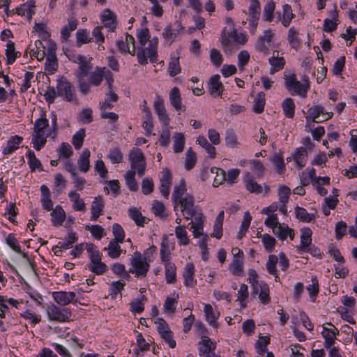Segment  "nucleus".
<instances>
[{
    "instance_id": "7",
    "label": "nucleus",
    "mask_w": 357,
    "mask_h": 357,
    "mask_svg": "<svg viewBox=\"0 0 357 357\" xmlns=\"http://www.w3.org/2000/svg\"><path fill=\"white\" fill-rule=\"evenodd\" d=\"M128 160L130 162V170H135L139 176L144 174L146 162L145 156L139 148H133L128 154Z\"/></svg>"
},
{
    "instance_id": "31",
    "label": "nucleus",
    "mask_w": 357,
    "mask_h": 357,
    "mask_svg": "<svg viewBox=\"0 0 357 357\" xmlns=\"http://www.w3.org/2000/svg\"><path fill=\"white\" fill-rule=\"evenodd\" d=\"M52 222L54 227L63 225L66 219V213L61 206H56L51 213Z\"/></svg>"
},
{
    "instance_id": "19",
    "label": "nucleus",
    "mask_w": 357,
    "mask_h": 357,
    "mask_svg": "<svg viewBox=\"0 0 357 357\" xmlns=\"http://www.w3.org/2000/svg\"><path fill=\"white\" fill-rule=\"evenodd\" d=\"M170 105L178 112H184L186 107L182 102L180 91L178 87H174L169 92Z\"/></svg>"
},
{
    "instance_id": "60",
    "label": "nucleus",
    "mask_w": 357,
    "mask_h": 357,
    "mask_svg": "<svg viewBox=\"0 0 357 357\" xmlns=\"http://www.w3.org/2000/svg\"><path fill=\"white\" fill-rule=\"evenodd\" d=\"M26 157L29 159V165L32 171L36 169L42 170V165L40 161L36 158L35 153L32 151H29L26 153Z\"/></svg>"
},
{
    "instance_id": "48",
    "label": "nucleus",
    "mask_w": 357,
    "mask_h": 357,
    "mask_svg": "<svg viewBox=\"0 0 357 357\" xmlns=\"http://www.w3.org/2000/svg\"><path fill=\"white\" fill-rule=\"evenodd\" d=\"M278 263V257L274 255H271L268 257V261L266 262V267L268 272L273 275L275 278V280H279V277L277 275L276 265Z\"/></svg>"
},
{
    "instance_id": "37",
    "label": "nucleus",
    "mask_w": 357,
    "mask_h": 357,
    "mask_svg": "<svg viewBox=\"0 0 357 357\" xmlns=\"http://www.w3.org/2000/svg\"><path fill=\"white\" fill-rule=\"evenodd\" d=\"M58 68V62L56 55L52 50L47 54L45 70L48 72L49 74H54Z\"/></svg>"
},
{
    "instance_id": "13",
    "label": "nucleus",
    "mask_w": 357,
    "mask_h": 357,
    "mask_svg": "<svg viewBox=\"0 0 357 357\" xmlns=\"http://www.w3.org/2000/svg\"><path fill=\"white\" fill-rule=\"evenodd\" d=\"M153 107L160 123L163 126H167L170 123L171 119L165 108L164 99L158 96L156 100L154 101Z\"/></svg>"
},
{
    "instance_id": "45",
    "label": "nucleus",
    "mask_w": 357,
    "mask_h": 357,
    "mask_svg": "<svg viewBox=\"0 0 357 357\" xmlns=\"http://www.w3.org/2000/svg\"><path fill=\"white\" fill-rule=\"evenodd\" d=\"M175 235L181 245H187L190 243V239L188 236V232L185 226L178 225L175 228Z\"/></svg>"
},
{
    "instance_id": "11",
    "label": "nucleus",
    "mask_w": 357,
    "mask_h": 357,
    "mask_svg": "<svg viewBox=\"0 0 357 357\" xmlns=\"http://www.w3.org/2000/svg\"><path fill=\"white\" fill-rule=\"evenodd\" d=\"M56 91L59 96L63 97L68 102L75 100L72 84L65 77H61L57 80Z\"/></svg>"
},
{
    "instance_id": "40",
    "label": "nucleus",
    "mask_w": 357,
    "mask_h": 357,
    "mask_svg": "<svg viewBox=\"0 0 357 357\" xmlns=\"http://www.w3.org/2000/svg\"><path fill=\"white\" fill-rule=\"evenodd\" d=\"M93 40L90 32L85 29H79L76 33V44L80 47L83 44L89 43Z\"/></svg>"
},
{
    "instance_id": "55",
    "label": "nucleus",
    "mask_w": 357,
    "mask_h": 357,
    "mask_svg": "<svg viewBox=\"0 0 357 357\" xmlns=\"http://www.w3.org/2000/svg\"><path fill=\"white\" fill-rule=\"evenodd\" d=\"M130 218L135 221L137 225L144 226L145 218L137 208H132L128 211Z\"/></svg>"
},
{
    "instance_id": "6",
    "label": "nucleus",
    "mask_w": 357,
    "mask_h": 357,
    "mask_svg": "<svg viewBox=\"0 0 357 357\" xmlns=\"http://www.w3.org/2000/svg\"><path fill=\"white\" fill-rule=\"evenodd\" d=\"M46 311L49 320L52 321L65 323L72 321V310L69 307L51 304Z\"/></svg>"
},
{
    "instance_id": "10",
    "label": "nucleus",
    "mask_w": 357,
    "mask_h": 357,
    "mask_svg": "<svg viewBox=\"0 0 357 357\" xmlns=\"http://www.w3.org/2000/svg\"><path fill=\"white\" fill-rule=\"evenodd\" d=\"M333 116V112H325L324 107L321 105H314L307 110V121L320 123L331 119Z\"/></svg>"
},
{
    "instance_id": "22",
    "label": "nucleus",
    "mask_w": 357,
    "mask_h": 357,
    "mask_svg": "<svg viewBox=\"0 0 357 357\" xmlns=\"http://www.w3.org/2000/svg\"><path fill=\"white\" fill-rule=\"evenodd\" d=\"M204 312L208 323L213 328H218V324L216 321L220 317L219 311L214 309L211 305L206 304L204 305Z\"/></svg>"
},
{
    "instance_id": "51",
    "label": "nucleus",
    "mask_w": 357,
    "mask_h": 357,
    "mask_svg": "<svg viewBox=\"0 0 357 357\" xmlns=\"http://www.w3.org/2000/svg\"><path fill=\"white\" fill-rule=\"evenodd\" d=\"M269 63L272 67L271 73H273L274 72L279 71L283 68L285 64V61L283 57H278V55L275 56L273 54V56L269 59Z\"/></svg>"
},
{
    "instance_id": "20",
    "label": "nucleus",
    "mask_w": 357,
    "mask_h": 357,
    "mask_svg": "<svg viewBox=\"0 0 357 357\" xmlns=\"http://www.w3.org/2000/svg\"><path fill=\"white\" fill-rule=\"evenodd\" d=\"M312 231L310 228L301 229V245L297 247L300 252H307L310 250V246L312 243Z\"/></svg>"
},
{
    "instance_id": "35",
    "label": "nucleus",
    "mask_w": 357,
    "mask_h": 357,
    "mask_svg": "<svg viewBox=\"0 0 357 357\" xmlns=\"http://www.w3.org/2000/svg\"><path fill=\"white\" fill-rule=\"evenodd\" d=\"M317 178L314 168H307L300 176L301 184L302 186H307Z\"/></svg>"
},
{
    "instance_id": "57",
    "label": "nucleus",
    "mask_w": 357,
    "mask_h": 357,
    "mask_svg": "<svg viewBox=\"0 0 357 357\" xmlns=\"http://www.w3.org/2000/svg\"><path fill=\"white\" fill-rule=\"evenodd\" d=\"M135 170H129L125 176L126 184L131 191H136L138 189V184L135 178Z\"/></svg>"
},
{
    "instance_id": "36",
    "label": "nucleus",
    "mask_w": 357,
    "mask_h": 357,
    "mask_svg": "<svg viewBox=\"0 0 357 357\" xmlns=\"http://www.w3.org/2000/svg\"><path fill=\"white\" fill-rule=\"evenodd\" d=\"M6 56L8 64L13 63L17 57L20 56V52L15 50V43L11 40H8L7 43Z\"/></svg>"
},
{
    "instance_id": "56",
    "label": "nucleus",
    "mask_w": 357,
    "mask_h": 357,
    "mask_svg": "<svg viewBox=\"0 0 357 357\" xmlns=\"http://www.w3.org/2000/svg\"><path fill=\"white\" fill-rule=\"evenodd\" d=\"M294 17V15L291 7L289 4H284L283 6V17L282 20L283 26L285 27L289 26Z\"/></svg>"
},
{
    "instance_id": "2",
    "label": "nucleus",
    "mask_w": 357,
    "mask_h": 357,
    "mask_svg": "<svg viewBox=\"0 0 357 357\" xmlns=\"http://www.w3.org/2000/svg\"><path fill=\"white\" fill-rule=\"evenodd\" d=\"M34 132L32 135L31 142L36 151H40L46 144L47 138L53 136V132L50 128L49 121L43 114L34 123Z\"/></svg>"
},
{
    "instance_id": "27",
    "label": "nucleus",
    "mask_w": 357,
    "mask_h": 357,
    "mask_svg": "<svg viewBox=\"0 0 357 357\" xmlns=\"http://www.w3.org/2000/svg\"><path fill=\"white\" fill-rule=\"evenodd\" d=\"M23 138L18 135L11 137L7 142L6 146L3 149V155H10L19 149Z\"/></svg>"
},
{
    "instance_id": "32",
    "label": "nucleus",
    "mask_w": 357,
    "mask_h": 357,
    "mask_svg": "<svg viewBox=\"0 0 357 357\" xmlns=\"http://www.w3.org/2000/svg\"><path fill=\"white\" fill-rule=\"evenodd\" d=\"M90 151L86 149L82 151V154L80 155L77 160L79 169L84 173L87 172L90 169Z\"/></svg>"
},
{
    "instance_id": "25",
    "label": "nucleus",
    "mask_w": 357,
    "mask_h": 357,
    "mask_svg": "<svg viewBox=\"0 0 357 357\" xmlns=\"http://www.w3.org/2000/svg\"><path fill=\"white\" fill-rule=\"evenodd\" d=\"M172 183V175L168 170L162 172V176L160 178V192L162 196L167 197L169 195V188Z\"/></svg>"
},
{
    "instance_id": "43",
    "label": "nucleus",
    "mask_w": 357,
    "mask_h": 357,
    "mask_svg": "<svg viewBox=\"0 0 357 357\" xmlns=\"http://www.w3.org/2000/svg\"><path fill=\"white\" fill-rule=\"evenodd\" d=\"M275 3L273 0L267 1L264 8L263 19L264 21L271 22L274 18Z\"/></svg>"
},
{
    "instance_id": "1",
    "label": "nucleus",
    "mask_w": 357,
    "mask_h": 357,
    "mask_svg": "<svg viewBox=\"0 0 357 357\" xmlns=\"http://www.w3.org/2000/svg\"><path fill=\"white\" fill-rule=\"evenodd\" d=\"M172 199L174 204V211L180 208L181 211L185 215V218L189 219V216L194 215L195 199L192 195L186 193V185L183 179L180 181L179 185L174 187L172 193Z\"/></svg>"
},
{
    "instance_id": "5",
    "label": "nucleus",
    "mask_w": 357,
    "mask_h": 357,
    "mask_svg": "<svg viewBox=\"0 0 357 357\" xmlns=\"http://www.w3.org/2000/svg\"><path fill=\"white\" fill-rule=\"evenodd\" d=\"M158 39L155 37L149 40L148 47H139L137 54V59L141 65H146L148 59L150 61L155 63L158 57Z\"/></svg>"
},
{
    "instance_id": "41",
    "label": "nucleus",
    "mask_w": 357,
    "mask_h": 357,
    "mask_svg": "<svg viewBox=\"0 0 357 357\" xmlns=\"http://www.w3.org/2000/svg\"><path fill=\"white\" fill-rule=\"evenodd\" d=\"M165 280L167 284H174L176 280V267L174 263L165 264Z\"/></svg>"
},
{
    "instance_id": "28",
    "label": "nucleus",
    "mask_w": 357,
    "mask_h": 357,
    "mask_svg": "<svg viewBox=\"0 0 357 357\" xmlns=\"http://www.w3.org/2000/svg\"><path fill=\"white\" fill-rule=\"evenodd\" d=\"M175 28L172 29L171 26H166L164 29L162 36L163 37L168 40H174L176 38L177 35L181 33V31L183 29V27L181 23L178 21H176L174 24Z\"/></svg>"
},
{
    "instance_id": "26",
    "label": "nucleus",
    "mask_w": 357,
    "mask_h": 357,
    "mask_svg": "<svg viewBox=\"0 0 357 357\" xmlns=\"http://www.w3.org/2000/svg\"><path fill=\"white\" fill-rule=\"evenodd\" d=\"M34 7L31 2H26L16 8V13L20 16L26 17L27 21L30 22L35 13Z\"/></svg>"
},
{
    "instance_id": "38",
    "label": "nucleus",
    "mask_w": 357,
    "mask_h": 357,
    "mask_svg": "<svg viewBox=\"0 0 357 357\" xmlns=\"http://www.w3.org/2000/svg\"><path fill=\"white\" fill-rule=\"evenodd\" d=\"M280 240L284 241L287 236L293 240L294 238V231L288 227L287 225H281L276 230L273 232Z\"/></svg>"
},
{
    "instance_id": "49",
    "label": "nucleus",
    "mask_w": 357,
    "mask_h": 357,
    "mask_svg": "<svg viewBox=\"0 0 357 357\" xmlns=\"http://www.w3.org/2000/svg\"><path fill=\"white\" fill-rule=\"evenodd\" d=\"M174 146L173 149L175 153L183 151L185 145L184 135L181 132H176L173 136Z\"/></svg>"
},
{
    "instance_id": "15",
    "label": "nucleus",
    "mask_w": 357,
    "mask_h": 357,
    "mask_svg": "<svg viewBox=\"0 0 357 357\" xmlns=\"http://www.w3.org/2000/svg\"><path fill=\"white\" fill-rule=\"evenodd\" d=\"M273 35L274 33H272L271 29L265 30L264 35L260 36L256 42V49L263 52L264 54L268 55Z\"/></svg>"
},
{
    "instance_id": "18",
    "label": "nucleus",
    "mask_w": 357,
    "mask_h": 357,
    "mask_svg": "<svg viewBox=\"0 0 357 357\" xmlns=\"http://www.w3.org/2000/svg\"><path fill=\"white\" fill-rule=\"evenodd\" d=\"M76 294L72 291H55L52 294V297L56 303L60 305H67L75 301Z\"/></svg>"
},
{
    "instance_id": "64",
    "label": "nucleus",
    "mask_w": 357,
    "mask_h": 357,
    "mask_svg": "<svg viewBox=\"0 0 357 357\" xmlns=\"http://www.w3.org/2000/svg\"><path fill=\"white\" fill-rule=\"evenodd\" d=\"M197 162L195 153L190 148L186 152V158L185 162V167L187 170L192 169Z\"/></svg>"
},
{
    "instance_id": "61",
    "label": "nucleus",
    "mask_w": 357,
    "mask_h": 357,
    "mask_svg": "<svg viewBox=\"0 0 357 357\" xmlns=\"http://www.w3.org/2000/svg\"><path fill=\"white\" fill-rule=\"evenodd\" d=\"M181 68L179 63L178 57H172L169 63L168 71L171 77H174L180 73Z\"/></svg>"
},
{
    "instance_id": "4",
    "label": "nucleus",
    "mask_w": 357,
    "mask_h": 357,
    "mask_svg": "<svg viewBox=\"0 0 357 357\" xmlns=\"http://www.w3.org/2000/svg\"><path fill=\"white\" fill-rule=\"evenodd\" d=\"M285 87L292 95L300 96L302 98L307 96V91L310 89L308 77H305L303 83L298 81L295 74L285 75Z\"/></svg>"
},
{
    "instance_id": "3",
    "label": "nucleus",
    "mask_w": 357,
    "mask_h": 357,
    "mask_svg": "<svg viewBox=\"0 0 357 357\" xmlns=\"http://www.w3.org/2000/svg\"><path fill=\"white\" fill-rule=\"evenodd\" d=\"M85 248L90 259L87 265L89 270L98 275H103L107 271V266L102 261V255L100 251L96 249L94 244H86Z\"/></svg>"
},
{
    "instance_id": "29",
    "label": "nucleus",
    "mask_w": 357,
    "mask_h": 357,
    "mask_svg": "<svg viewBox=\"0 0 357 357\" xmlns=\"http://www.w3.org/2000/svg\"><path fill=\"white\" fill-rule=\"evenodd\" d=\"M292 158L296 164L298 168L301 169L305 167L307 160V151L304 147H301L296 149L293 155Z\"/></svg>"
},
{
    "instance_id": "14",
    "label": "nucleus",
    "mask_w": 357,
    "mask_h": 357,
    "mask_svg": "<svg viewBox=\"0 0 357 357\" xmlns=\"http://www.w3.org/2000/svg\"><path fill=\"white\" fill-rule=\"evenodd\" d=\"M245 187L248 191L251 193L261 194L264 191L268 193L269 188L266 185L262 186L258 184L254 178V176L249 172H247L243 178Z\"/></svg>"
},
{
    "instance_id": "47",
    "label": "nucleus",
    "mask_w": 357,
    "mask_h": 357,
    "mask_svg": "<svg viewBox=\"0 0 357 357\" xmlns=\"http://www.w3.org/2000/svg\"><path fill=\"white\" fill-rule=\"evenodd\" d=\"M210 172L213 174H215L213 185L214 187H218L226 181V172L220 168L212 167Z\"/></svg>"
},
{
    "instance_id": "62",
    "label": "nucleus",
    "mask_w": 357,
    "mask_h": 357,
    "mask_svg": "<svg viewBox=\"0 0 357 357\" xmlns=\"http://www.w3.org/2000/svg\"><path fill=\"white\" fill-rule=\"evenodd\" d=\"M137 38L139 42V43L142 46H144L146 43L151 39H150V33L149 30L147 28H142L140 29H138L137 31Z\"/></svg>"
},
{
    "instance_id": "42",
    "label": "nucleus",
    "mask_w": 357,
    "mask_h": 357,
    "mask_svg": "<svg viewBox=\"0 0 357 357\" xmlns=\"http://www.w3.org/2000/svg\"><path fill=\"white\" fill-rule=\"evenodd\" d=\"M284 114L286 117L292 119L295 113V103L291 98H287L282 103Z\"/></svg>"
},
{
    "instance_id": "46",
    "label": "nucleus",
    "mask_w": 357,
    "mask_h": 357,
    "mask_svg": "<svg viewBox=\"0 0 357 357\" xmlns=\"http://www.w3.org/2000/svg\"><path fill=\"white\" fill-rule=\"evenodd\" d=\"M45 56V47L40 40L35 42V48L31 50V56L36 57L38 61L43 60Z\"/></svg>"
},
{
    "instance_id": "54",
    "label": "nucleus",
    "mask_w": 357,
    "mask_h": 357,
    "mask_svg": "<svg viewBox=\"0 0 357 357\" xmlns=\"http://www.w3.org/2000/svg\"><path fill=\"white\" fill-rule=\"evenodd\" d=\"M251 220L252 216L248 212L245 213L240 230L237 234V238L238 239H242L243 236H245V233L250 225Z\"/></svg>"
},
{
    "instance_id": "50",
    "label": "nucleus",
    "mask_w": 357,
    "mask_h": 357,
    "mask_svg": "<svg viewBox=\"0 0 357 357\" xmlns=\"http://www.w3.org/2000/svg\"><path fill=\"white\" fill-rule=\"evenodd\" d=\"M197 142L200 146L205 149L211 158H214L215 157V148L208 143L207 139L204 136H199Z\"/></svg>"
},
{
    "instance_id": "8",
    "label": "nucleus",
    "mask_w": 357,
    "mask_h": 357,
    "mask_svg": "<svg viewBox=\"0 0 357 357\" xmlns=\"http://www.w3.org/2000/svg\"><path fill=\"white\" fill-rule=\"evenodd\" d=\"M132 268H130V273L135 274L137 277L144 278L149 269V264L146 261V258L136 251L130 259Z\"/></svg>"
},
{
    "instance_id": "59",
    "label": "nucleus",
    "mask_w": 357,
    "mask_h": 357,
    "mask_svg": "<svg viewBox=\"0 0 357 357\" xmlns=\"http://www.w3.org/2000/svg\"><path fill=\"white\" fill-rule=\"evenodd\" d=\"M85 137V130L79 129L72 138V144L75 149L79 150L83 145L84 139Z\"/></svg>"
},
{
    "instance_id": "58",
    "label": "nucleus",
    "mask_w": 357,
    "mask_h": 357,
    "mask_svg": "<svg viewBox=\"0 0 357 357\" xmlns=\"http://www.w3.org/2000/svg\"><path fill=\"white\" fill-rule=\"evenodd\" d=\"M77 241V234L73 231L68 233V239L63 242H59L58 245L55 247L56 248L60 249H68L72 247V245Z\"/></svg>"
},
{
    "instance_id": "34",
    "label": "nucleus",
    "mask_w": 357,
    "mask_h": 357,
    "mask_svg": "<svg viewBox=\"0 0 357 357\" xmlns=\"http://www.w3.org/2000/svg\"><path fill=\"white\" fill-rule=\"evenodd\" d=\"M77 20L73 17H69L68 20V25L65 26L61 31V38L66 41L70 36V33L77 29Z\"/></svg>"
},
{
    "instance_id": "52",
    "label": "nucleus",
    "mask_w": 357,
    "mask_h": 357,
    "mask_svg": "<svg viewBox=\"0 0 357 357\" xmlns=\"http://www.w3.org/2000/svg\"><path fill=\"white\" fill-rule=\"evenodd\" d=\"M231 273L234 275H241L243 272V259L234 258L229 266Z\"/></svg>"
},
{
    "instance_id": "39",
    "label": "nucleus",
    "mask_w": 357,
    "mask_h": 357,
    "mask_svg": "<svg viewBox=\"0 0 357 357\" xmlns=\"http://www.w3.org/2000/svg\"><path fill=\"white\" fill-rule=\"evenodd\" d=\"M121 243L116 240H111L107 248H105V250H107V255L112 259H117L119 257L122 252V249L119 245Z\"/></svg>"
},
{
    "instance_id": "21",
    "label": "nucleus",
    "mask_w": 357,
    "mask_h": 357,
    "mask_svg": "<svg viewBox=\"0 0 357 357\" xmlns=\"http://www.w3.org/2000/svg\"><path fill=\"white\" fill-rule=\"evenodd\" d=\"M259 292V298L261 302L264 304H267L270 302L269 296V287L266 283L254 284H253V294H258Z\"/></svg>"
},
{
    "instance_id": "63",
    "label": "nucleus",
    "mask_w": 357,
    "mask_h": 357,
    "mask_svg": "<svg viewBox=\"0 0 357 357\" xmlns=\"http://www.w3.org/2000/svg\"><path fill=\"white\" fill-rule=\"evenodd\" d=\"M267 218L265 220L264 224L266 227L271 228L273 232H275V230L282 225L279 222L278 215L276 214L267 215Z\"/></svg>"
},
{
    "instance_id": "53",
    "label": "nucleus",
    "mask_w": 357,
    "mask_h": 357,
    "mask_svg": "<svg viewBox=\"0 0 357 357\" xmlns=\"http://www.w3.org/2000/svg\"><path fill=\"white\" fill-rule=\"evenodd\" d=\"M265 101V93L263 92L258 93L254 100L253 111L257 114L261 113L264 109Z\"/></svg>"
},
{
    "instance_id": "24",
    "label": "nucleus",
    "mask_w": 357,
    "mask_h": 357,
    "mask_svg": "<svg viewBox=\"0 0 357 357\" xmlns=\"http://www.w3.org/2000/svg\"><path fill=\"white\" fill-rule=\"evenodd\" d=\"M105 204L100 196L96 197L92 202L91 220L96 221L102 215Z\"/></svg>"
},
{
    "instance_id": "16",
    "label": "nucleus",
    "mask_w": 357,
    "mask_h": 357,
    "mask_svg": "<svg viewBox=\"0 0 357 357\" xmlns=\"http://www.w3.org/2000/svg\"><path fill=\"white\" fill-rule=\"evenodd\" d=\"M216 343L213 342L209 337L204 336L199 342V354L200 356H207L209 354H215Z\"/></svg>"
},
{
    "instance_id": "17",
    "label": "nucleus",
    "mask_w": 357,
    "mask_h": 357,
    "mask_svg": "<svg viewBox=\"0 0 357 357\" xmlns=\"http://www.w3.org/2000/svg\"><path fill=\"white\" fill-rule=\"evenodd\" d=\"M223 89L224 87L219 75H215L210 78L208 81V91L213 97L221 96Z\"/></svg>"
},
{
    "instance_id": "30",
    "label": "nucleus",
    "mask_w": 357,
    "mask_h": 357,
    "mask_svg": "<svg viewBox=\"0 0 357 357\" xmlns=\"http://www.w3.org/2000/svg\"><path fill=\"white\" fill-rule=\"evenodd\" d=\"M101 20L104 23V26L113 31L116 28V17L114 13L109 9H105L102 15Z\"/></svg>"
},
{
    "instance_id": "44",
    "label": "nucleus",
    "mask_w": 357,
    "mask_h": 357,
    "mask_svg": "<svg viewBox=\"0 0 357 357\" xmlns=\"http://www.w3.org/2000/svg\"><path fill=\"white\" fill-rule=\"evenodd\" d=\"M296 218L304 222H310L315 219V215L309 213L304 208L296 206L295 208Z\"/></svg>"
},
{
    "instance_id": "12",
    "label": "nucleus",
    "mask_w": 357,
    "mask_h": 357,
    "mask_svg": "<svg viewBox=\"0 0 357 357\" xmlns=\"http://www.w3.org/2000/svg\"><path fill=\"white\" fill-rule=\"evenodd\" d=\"M339 334V330L331 323H326L323 325L321 335L324 338V347L326 349L331 348L335 342L336 336Z\"/></svg>"
},
{
    "instance_id": "33",
    "label": "nucleus",
    "mask_w": 357,
    "mask_h": 357,
    "mask_svg": "<svg viewBox=\"0 0 357 357\" xmlns=\"http://www.w3.org/2000/svg\"><path fill=\"white\" fill-rule=\"evenodd\" d=\"M68 197L73 202V208L77 211H86V204L83 199L80 198L79 193L72 191L68 193Z\"/></svg>"
},
{
    "instance_id": "23",
    "label": "nucleus",
    "mask_w": 357,
    "mask_h": 357,
    "mask_svg": "<svg viewBox=\"0 0 357 357\" xmlns=\"http://www.w3.org/2000/svg\"><path fill=\"white\" fill-rule=\"evenodd\" d=\"M195 266L192 263H188L183 273V277L184 278V284L186 287H192L197 284L196 280H195Z\"/></svg>"
},
{
    "instance_id": "9",
    "label": "nucleus",
    "mask_w": 357,
    "mask_h": 357,
    "mask_svg": "<svg viewBox=\"0 0 357 357\" xmlns=\"http://www.w3.org/2000/svg\"><path fill=\"white\" fill-rule=\"evenodd\" d=\"M105 79L108 85V89H111L114 82L112 73L106 68L97 67L93 72L89 75V82L91 85L98 86Z\"/></svg>"
}]
</instances>
